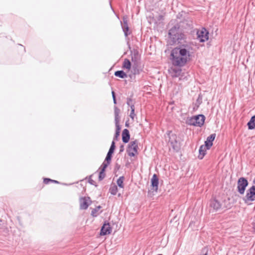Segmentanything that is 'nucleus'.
<instances>
[{
    "label": "nucleus",
    "instance_id": "nucleus-1",
    "mask_svg": "<svg viewBox=\"0 0 255 255\" xmlns=\"http://www.w3.org/2000/svg\"><path fill=\"white\" fill-rule=\"evenodd\" d=\"M178 44V46L171 50V60L173 65L183 67L190 60L192 47L184 41V42H182Z\"/></svg>",
    "mask_w": 255,
    "mask_h": 255
},
{
    "label": "nucleus",
    "instance_id": "nucleus-2",
    "mask_svg": "<svg viewBox=\"0 0 255 255\" xmlns=\"http://www.w3.org/2000/svg\"><path fill=\"white\" fill-rule=\"evenodd\" d=\"M168 34L173 43H179L185 39V35L179 30V27L174 26L169 31Z\"/></svg>",
    "mask_w": 255,
    "mask_h": 255
},
{
    "label": "nucleus",
    "instance_id": "nucleus-3",
    "mask_svg": "<svg viewBox=\"0 0 255 255\" xmlns=\"http://www.w3.org/2000/svg\"><path fill=\"white\" fill-rule=\"evenodd\" d=\"M205 117L203 115L193 116L187 120L186 123L191 126L201 127L204 124Z\"/></svg>",
    "mask_w": 255,
    "mask_h": 255
},
{
    "label": "nucleus",
    "instance_id": "nucleus-4",
    "mask_svg": "<svg viewBox=\"0 0 255 255\" xmlns=\"http://www.w3.org/2000/svg\"><path fill=\"white\" fill-rule=\"evenodd\" d=\"M138 142L137 140L131 141L128 144V148L127 149V152L128 155L130 157H133L136 154H138L137 149Z\"/></svg>",
    "mask_w": 255,
    "mask_h": 255
},
{
    "label": "nucleus",
    "instance_id": "nucleus-5",
    "mask_svg": "<svg viewBox=\"0 0 255 255\" xmlns=\"http://www.w3.org/2000/svg\"><path fill=\"white\" fill-rule=\"evenodd\" d=\"M245 203L255 201V186L253 185L247 191L245 197L243 198Z\"/></svg>",
    "mask_w": 255,
    "mask_h": 255
},
{
    "label": "nucleus",
    "instance_id": "nucleus-6",
    "mask_svg": "<svg viewBox=\"0 0 255 255\" xmlns=\"http://www.w3.org/2000/svg\"><path fill=\"white\" fill-rule=\"evenodd\" d=\"M248 181L245 177L240 178L237 182L238 191L241 194H243L245 193L246 187L248 185Z\"/></svg>",
    "mask_w": 255,
    "mask_h": 255
},
{
    "label": "nucleus",
    "instance_id": "nucleus-7",
    "mask_svg": "<svg viewBox=\"0 0 255 255\" xmlns=\"http://www.w3.org/2000/svg\"><path fill=\"white\" fill-rule=\"evenodd\" d=\"M166 134L169 138L168 142L170 144L173 149L177 150L178 148V146L176 135L173 133L170 130L167 131Z\"/></svg>",
    "mask_w": 255,
    "mask_h": 255
},
{
    "label": "nucleus",
    "instance_id": "nucleus-8",
    "mask_svg": "<svg viewBox=\"0 0 255 255\" xmlns=\"http://www.w3.org/2000/svg\"><path fill=\"white\" fill-rule=\"evenodd\" d=\"M197 39L201 42H204L209 39V32L204 27L197 31Z\"/></svg>",
    "mask_w": 255,
    "mask_h": 255
},
{
    "label": "nucleus",
    "instance_id": "nucleus-9",
    "mask_svg": "<svg viewBox=\"0 0 255 255\" xmlns=\"http://www.w3.org/2000/svg\"><path fill=\"white\" fill-rule=\"evenodd\" d=\"M210 207L213 211H217L222 207V204L217 199H211L210 201Z\"/></svg>",
    "mask_w": 255,
    "mask_h": 255
},
{
    "label": "nucleus",
    "instance_id": "nucleus-10",
    "mask_svg": "<svg viewBox=\"0 0 255 255\" xmlns=\"http://www.w3.org/2000/svg\"><path fill=\"white\" fill-rule=\"evenodd\" d=\"M112 232V228L109 223H105L101 230V235H107L110 234Z\"/></svg>",
    "mask_w": 255,
    "mask_h": 255
},
{
    "label": "nucleus",
    "instance_id": "nucleus-11",
    "mask_svg": "<svg viewBox=\"0 0 255 255\" xmlns=\"http://www.w3.org/2000/svg\"><path fill=\"white\" fill-rule=\"evenodd\" d=\"M159 184V179L156 174H154L151 179V186L153 190L157 191Z\"/></svg>",
    "mask_w": 255,
    "mask_h": 255
},
{
    "label": "nucleus",
    "instance_id": "nucleus-12",
    "mask_svg": "<svg viewBox=\"0 0 255 255\" xmlns=\"http://www.w3.org/2000/svg\"><path fill=\"white\" fill-rule=\"evenodd\" d=\"M216 137V134L213 133L209 135L206 140L205 141V145L207 147V149H210L213 145V141Z\"/></svg>",
    "mask_w": 255,
    "mask_h": 255
},
{
    "label": "nucleus",
    "instance_id": "nucleus-13",
    "mask_svg": "<svg viewBox=\"0 0 255 255\" xmlns=\"http://www.w3.org/2000/svg\"><path fill=\"white\" fill-rule=\"evenodd\" d=\"M180 67H181L171 68L169 70V71L172 77H178L180 75L182 71Z\"/></svg>",
    "mask_w": 255,
    "mask_h": 255
},
{
    "label": "nucleus",
    "instance_id": "nucleus-14",
    "mask_svg": "<svg viewBox=\"0 0 255 255\" xmlns=\"http://www.w3.org/2000/svg\"><path fill=\"white\" fill-rule=\"evenodd\" d=\"M90 199L89 197H82L80 199V207L81 209L85 210L88 208L89 204L88 203V200Z\"/></svg>",
    "mask_w": 255,
    "mask_h": 255
},
{
    "label": "nucleus",
    "instance_id": "nucleus-15",
    "mask_svg": "<svg viewBox=\"0 0 255 255\" xmlns=\"http://www.w3.org/2000/svg\"><path fill=\"white\" fill-rule=\"evenodd\" d=\"M122 29L124 32L125 35L126 36H128L130 34V33L128 32L129 28H128V21L127 20V18H123V23H122Z\"/></svg>",
    "mask_w": 255,
    "mask_h": 255
},
{
    "label": "nucleus",
    "instance_id": "nucleus-16",
    "mask_svg": "<svg viewBox=\"0 0 255 255\" xmlns=\"http://www.w3.org/2000/svg\"><path fill=\"white\" fill-rule=\"evenodd\" d=\"M130 139V134L129 131L128 129L125 128L123 130L122 132V140L123 141L126 143L129 141Z\"/></svg>",
    "mask_w": 255,
    "mask_h": 255
},
{
    "label": "nucleus",
    "instance_id": "nucleus-17",
    "mask_svg": "<svg viewBox=\"0 0 255 255\" xmlns=\"http://www.w3.org/2000/svg\"><path fill=\"white\" fill-rule=\"evenodd\" d=\"M207 149H208L207 147L205 145H202L200 146L199 150V155H198V158L200 159H203L206 153Z\"/></svg>",
    "mask_w": 255,
    "mask_h": 255
},
{
    "label": "nucleus",
    "instance_id": "nucleus-18",
    "mask_svg": "<svg viewBox=\"0 0 255 255\" xmlns=\"http://www.w3.org/2000/svg\"><path fill=\"white\" fill-rule=\"evenodd\" d=\"M247 125L249 129H253L255 128V115L251 118Z\"/></svg>",
    "mask_w": 255,
    "mask_h": 255
},
{
    "label": "nucleus",
    "instance_id": "nucleus-19",
    "mask_svg": "<svg viewBox=\"0 0 255 255\" xmlns=\"http://www.w3.org/2000/svg\"><path fill=\"white\" fill-rule=\"evenodd\" d=\"M101 170L100 171L99 175V181H102L105 177V171L106 168H107V165H104V166H101Z\"/></svg>",
    "mask_w": 255,
    "mask_h": 255
},
{
    "label": "nucleus",
    "instance_id": "nucleus-20",
    "mask_svg": "<svg viewBox=\"0 0 255 255\" xmlns=\"http://www.w3.org/2000/svg\"><path fill=\"white\" fill-rule=\"evenodd\" d=\"M115 75L116 77L121 78H125L127 77V74L123 70L117 71L115 72Z\"/></svg>",
    "mask_w": 255,
    "mask_h": 255
},
{
    "label": "nucleus",
    "instance_id": "nucleus-21",
    "mask_svg": "<svg viewBox=\"0 0 255 255\" xmlns=\"http://www.w3.org/2000/svg\"><path fill=\"white\" fill-rule=\"evenodd\" d=\"M118 191V187L115 184H113L111 185V187L109 189V192L113 195H115L117 194Z\"/></svg>",
    "mask_w": 255,
    "mask_h": 255
},
{
    "label": "nucleus",
    "instance_id": "nucleus-22",
    "mask_svg": "<svg viewBox=\"0 0 255 255\" xmlns=\"http://www.w3.org/2000/svg\"><path fill=\"white\" fill-rule=\"evenodd\" d=\"M120 110L117 107H114V115H115V121H120Z\"/></svg>",
    "mask_w": 255,
    "mask_h": 255
},
{
    "label": "nucleus",
    "instance_id": "nucleus-23",
    "mask_svg": "<svg viewBox=\"0 0 255 255\" xmlns=\"http://www.w3.org/2000/svg\"><path fill=\"white\" fill-rule=\"evenodd\" d=\"M112 157V155L107 153L105 160L101 165L104 166V165H106L107 167L111 162Z\"/></svg>",
    "mask_w": 255,
    "mask_h": 255
},
{
    "label": "nucleus",
    "instance_id": "nucleus-24",
    "mask_svg": "<svg viewBox=\"0 0 255 255\" xmlns=\"http://www.w3.org/2000/svg\"><path fill=\"white\" fill-rule=\"evenodd\" d=\"M123 67L129 70L131 67V63L128 59H125L123 62Z\"/></svg>",
    "mask_w": 255,
    "mask_h": 255
},
{
    "label": "nucleus",
    "instance_id": "nucleus-25",
    "mask_svg": "<svg viewBox=\"0 0 255 255\" xmlns=\"http://www.w3.org/2000/svg\"><path fill=\"white\" fill-rule=\"evenodd\" d=\"M125 177L122 176L119 178L117 180V183L119 187L123 188L124 187V181Z\"/></svg>",
    "mask_w": 255,
    "mask_h": 255
},
{
    "label": "nucleus",
    "instance_id": "nucleus-26",
    "mask_svg": "<svg viewBox=\"0 0 255 255\" xmlns=\"http://www.w3.org/2000/svg\"><path fill=\"white\" fill-rule=\"evenodd\" d=\"M101 206H99L97 207H96L95 209H93L91 212V215L94 217H96L98 214H97V212L99 210V209L101 208Z\"/></svg>",
    "mask_w": 255,
    "mask_h": 255
},
{
    "label": "nucleus",
    "instance_id": "nucleus-27",
    "mask_svg": "<svg viewBox=\"0 0 255 255\" xmlns=\"http://www.w3.org/2000/svg\"><path fill=\"white\" fill-rule=\"evenodd\" d=\"M127 104L128 106H132L133 105H134V102L130 97H128L127 99Z\"/></svg>",
    "mask_w": 255,
    "mask_h": 255
},
{
    "label": "nucleus",
    "instance_id": "nucleus-28",
    "mask_svg": "<svg viewBox=\"0 0 255 255\" xmlns=\"http://www.w3.org/2000/svg\"><path fill=\"white\" fill-rule=\"evenodd\" d=\"M115 123L116 127V131L120 133L121 127L120 126V121H115Z\"/></svg>",
    "mask_w": 255,
    "mask_h": 255
},
{
    "label": "nucleus",
    "instance_id": "nucleus-29",
    "mask_svg": "<svg viewBox=\"0 0 255 255\" xmlns=\"http://www.w3.org/2000/svg\"><path fill=\"white\" fill-rule=\"evenodd\" d=\"M202 97L201 95H199L198 99H197L196 103L198 105H200L202 103Z\"/></svg>",
    "mask_w": 255,
    "mask_h": 255
},
{
    "label": "nucleus",
    "instance_id": "nucleus-30",
    "mask_svg": "<svg viewBox=\"0 0 255 255\" xmlns=\"http://www.w3.org/2000/svg\"><path fill=\"white\" fill-rule=\"evenodd\" d=\"M89 183L91 185H95V186H97V185L96 184V182L94 180L92 179L91 178H90L89 179Z\"/></svg>",
    "mask_w": 255,
    "mask_h": 255
},
{
    "label": "nucleus",
    "instance_id": "nucleus-31",
    "mask_svg": "<svg viewBox=\"0 0 255 255\" xmlns=\"http://www.w3.org/2000/svg\"><path fill=\"white\" fill-rule=\"evenodd\" d=\"M51 181H52V179H49V178H44L43 180L44 183L47 184H48L49 182H51Z\"/></svg>",
    "mask_w": 255,
    "mask_h": 255
},
{
    "label": "nucleus",
    "instance_id": "nucleus-32",
    "mask_svg": "<svg viewBox=\"0 0 255 255\" xmlns=\"http://www.w3.org/2000/svg\"><path fill=\"white\" fill-rule=\"evenodd\" d=\"M115 147H116L115 142V141L113 140V141L112 142V143H111V146H110V149H112V150H115Z\"/></svg>",
    "mask_w": 255,
    "mask_h": 255
},
{
    "label": "nucleus",
    "instance_id": "nucleus-33",
    "mask_svg": "<svg viewBox=\"0 0 255 255\" xmlns=\"http://www.w3.org/2000/svg\"><path fill=\"white\" fill-rule=\"evenodd\" d=\"M120 134V132H116V133H115V136H114V140H113L114 141V140H118V137L119 136Z\"/></svg>",
    "mask_w": 255,
    "mask_h": 255
},
{
    "label": "nucleus",
    "instance_id": "nucleus-34",
    "mask_svg": "<svg viewBox=\"0 0 255 255\" xmlns=\"http://www.w3.org/2000/svg\"><path fill=\"white\" fill-rule=\"evenodd\" d=\"M135 116V114H134V111H131L130 115H129V117H130V118H131L132 119H133L134 118Z\"/></svg>",
    "mask_w": 255,
    "mask_h": 255
},
{
    "label": "nucleus",
    "instance_id": "nucleus-35",
    "mask_svg": "<svg viewBox=\"0 0 255 255\" xmlns=\"http://www.w3.org/2000/svg\"><path fill=\"white\" fill-rule=\"evenodd\" d=\"M124 150V146L123 145H121L120 147V153L123 152Z\"/></svg>",
    "mask_w": 255,
    "mask_h": 255
},
{
    "label": "nucleus",
    "instance_id": "nucleus-36",
    "mask_svg": "<svg viewBox=\"0 0 255 255\" xmlns=\"http://www.w3.org/2000/svg\"><path fill=\"white\" fill-rule=\"evenodd\" d=\"M114 152V150L109 149V151L108 152V153L112 155Z\"/></svg>",
    "mask_w": 255,
    "mask_h": 255
},
{
    "label": "nucleus",
    "instance_id": "nucleus-37",
    "mask_svg": "<svg viewBox=\"0 0 255 255\" xmlns=\"http://www.w3.org/2000/svg\"><path fill=\"white\" fill-rule=\"evenodd\" d=\"M163 19V16L162 15H159L158 16V20H160Z\"/></svg>",
    "mask_w": 255,
    "mask_h": 255
},
{
    "label": "nucleus",
    "instance_id": "nucleus-38",
    "mask_svg": "<svg viewBox=\"0 0 255 255\" xmlns=\"http://www.w3.org/2000/svg\"><path fill=\"white\" fill-rule=\"evenodd\" d=\"M129 107L130 108L131 111H134V110H135L134 105H133L132 106H130Z\"/></svg>",
    "mask_w": 255,
    "mask_h": 255
},
{
    "label": "nucleus",
    "instance_id": "nucleus-39",
    "mask_svg": "<svg viewBox=\"0 0 255 255\" xmlns=\"http://www.w3.org/2000/svg\"><path fill=\"white\" fill-rule=\"evenodd\" d=\"M112 94L113 98H116L115 93L114 91L112 92Z\"/></svg>",
    "mask_w": 255,
    "mask_h": 255
},
{
    "label": "nucleus",
    "instance_id": "nucleus-40",
    "mask_svg": "<svg viewBox=\"0 0 255 255\" xmlns=\"http://www.w3.org/2000/svg\"><path fill=\"white\" fill-rule=\"evenodd\" d=\"M113 102H114V104H117L116 98H113Z\"/></svg>",
    "mask_w": 255,
    "mask_h": 255
},
{
    "label": "nucleus",
    "instance_id": "nucleus-41",
    "mask_svg": "<svg viewBox=\"0 0 255 255\" xmlns=\"http://www.w3.org/2000/svg\"><path fill=\"white\" fill-rule=\"evenodd\" d=\"M51 182H53V183H58L59 182L56 181V180H52V181H51Z\"/></svg>",
    "mask_w": 255,
    "mask_h": 255
},
{
    "label": "nucleus",
    "instance_id": "nucleus-42",
    "mask_svg": "<svg viewBox=\"0 0 255 255\" xmlns=\"http://www.w3.org/2000/svg\"><path fill=\"white\" fill-rule=\"evenodd\" d=\"M135 58H136V55H135V54H134V57H132V58H131V60H132V61H133V60H134V58H135Z\"/></svg>",
    "mask_w": 255,
    "mask_h": 255
},
{
    "label": "nucleus",
    "instance_id": "nucleus-43",
    "mask_svg": "<svg viewBox=\"0 0 255 255\" xmlns=\"http://www.w3.org/2000/svg\"><path fill=\"white\" fill-rule=\"evenodd\" d=\"M126 127H128V124L127 122L126 123Z\"/></svg>",
    "mask_w": 255,
    "mask_h": 255
},
{
    "label": "nucleus",
    "instance_id": "nucleus-44",
    "mask_svg": "<svg viewBox=\"0 0 255 255\" xmlns=\"http://www.w3.org/2000/svg\"><path fill=\"white\" fill-rule=\"evenodd\" d=\"M253 183L255 184V178L254 179Z\"/></svg>",
    "mask_w": 255,
    "mask_h": 255
},
{
    "label": "nucleus",
    "instance_id": "nucleus-45",
    "mask_svg": "<svg viewBox=\"0 0 255 255\" xmlns=\"http://www.w3.org/2000/svg\"><path fill=\"white\" fill-rule=\"evenodd\" d=\"M204 255H207V253L205 254Z\"/></svg>",
    "mask_w": 255,
    "mask_h": 255
}]
</instances>
